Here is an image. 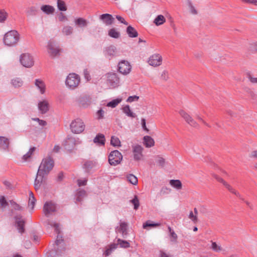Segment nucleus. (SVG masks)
Segmentation results:
<instances>
[{
  "label": "nucleus",
  "instance_id": "f257e3e1",
  "mask_svg": "<svg viewBox=\"0 0 257 257\" xmlns=\"http://www.w3.org/2000/svg\"><path fill=\"white\" fill-rule=\"evenodd\" d=\"M54 167V161L50 157H47L42 160L38 169L40 175H48Z\"/></svg>",
  "mask_w": 257,
  "mask_h": 257
},
{
  "label": "nucleus",
  "instance_id": "f03ea898",
  "mask_svg": "<svg viewBox=\"0 0 257 257\" xmlns=\"http://www.w3.org/2000/svg\"><path fill=\"white\" fill-rule=\"evenodd\" d=\"M19 39L20 36L18 32L15 30H12L5 35L4 43L8 46H13L17 44Z\"/></svg>",
  "mask_w": 257,
  "mask_h": 257
},
{
  "label": "nucleus",
  "instance_id": "7ed1b4c3",
  "mask_svg": "<svg viewBox=\"0 0 257 257\" xmlns=\"http://www.w3.org/2000/svg\"><path fill=\"white\" fill-rule=\"evenodd\" d=\"M85 126L84 122L79 118H77L72 120L70 124L72 132L75 134H80L83 132Z\"/></svg>",
  "mask_w": 257,
  "mask_h": 257
},
{
  "label": "nucleus",
  "instance_id": "20e7f679",
  "mask_svg": "<svg viewBox=\"0 0 257 257\" xmlns=\"http://www.w3.org/2000/svg\"><path fill=\"white\" fill-rule=\"evenodd\" d=\"M80 81V77L77 74L71 73L67 77L65 83L69 88L74 89L78 86Z\"/></svg>",
  "mask_w": 257,
  "mask_h": 257
},
{
  "label": "nucleus",
  "instance_id": "39448f33",
  "mask_svg": "<svg viewBox=\"0 0 257 257\" xmlns=\"http://www.w3.org/2000/svg\"><path fill=\"white\" fill-rule=\"evenodd\" d=\"M122 159V155L117 150H114L110 152L108 156V162L111 166H116L120 164Z\"/></svg>",
  "mask_w": 257,
  "mask_h": 257
},
{
  "label": "nucleus",
  "instance_id": "423d86ee",
  "mask_svg": "<svg viewBox=\"0 0 257 257\" xmlns=\"http://www.w3.org/2000/svg\"><path fill=\"white\" fill-rule=\"evenodd\" d=\"M106 81L108 84L113 88H116L119 85L120 78L115 73H108L106 75Z\"/></svg>",
  "mask_w": 257,
  "mask_h": 257
},
{
  "label": "nucleus",
  "instance_id": "0eeeda50",
  "mask_svg": "<svg viewBox=\"0 0 257 257\" xmlns=\"http://www.w3.org/2000/svg\"><path fill=\"white\" fill-rule=\"evenodd\" d=\"M117 70L120 74L127 75L132 70V66L127 61L122 60L118 64Z\"/></svg>",
  "mask_w": 257,
  "mask_h": 257
},
{
  "label": "nucleus",
  "instance_id": "6e6552de",
  "mask_svg": "<svg viewBox=\"0 0 257 257\" xmlns=\"http://www.w3.org/2000/svg\"><path fill=\"white\" fill-rule=\"evenodd\" d=\"M20 62L23 66L27 68L31 67L34 64L33 57L29 53H24L21 55Z\"/></svg>",
  "mask_w": 257,
  "mask_h": 257
},
{
  "label": "nucleus",
  "instance_id": "1a4fd4ad",
  "mask_svg": "<svg viewBox=\"0 0 257 257\" xmlns=\"http://www.w3.org/2000/svg\"><path fill=\"white\" fill-rule=\"evenodd\" d=\"M47 52L50 57L54 58L60 55L61 50L54 43L50 42L47 45Z\"/></svg>",
  "mask_w": 257,
  "mask_h": 257
},
{
  "label": "nucleus",
  "instance_id": "9d476101",
  "mask_svg": "<svg viewBox=\"0 0 257 257\" xmlns=\"http://www.w3.org/2000/svg\"><path fill=\"white\" fill-rule=\"evenodd\" d=\"M57 204L52 201H47L43 206V212L45 215L48 217L51 214L56 211Z\"/></svg>",
  "mask_w": 257,
  "mask_h": 257
},
{
  "label": "nucleus",
  "instance_id": "9b49d317",
  "mask_svg": "<svg viewBox=\"0 0 257 257\" xmlns=\"http://www.w3.org/2000/svg\"><path fill=\"white\" fill-rule=\"evenodd\" d=\"M163 61L162 56L159 54H154L150 56L148 59V64L153 67L159 66Z\"/></svg>",
  "mask_w": 257,
  "mask_h": 257
},
{
  "label": "nucleus",
  "instance_id": "f8f14e48",
  "mask_svg": "<svg viewBox=\"0 0 257 257\" xmlns=\"http://www.w3.org/2000/svg\"><path fill=\"white\" fill-rule=\"evenodd\" d=\"M132 150L134 160L136 161L141 160L143 157V151L144 148L143 147L139 145H133Z\"/></svg>",
  "mask_w": 257,
  "mask_h": 257
},
{
  "label": "nucleus",
  "instance_id": "ddd939ff",
  "mask_svg": "<svg viewBox=\"0 0 257 257\" xmlns=\"http://www.w3.org/2000/svg\"><path fill=\"white\" fill-rule=\"evenodd\" d=\"M48 224L51 227H54L55 228V230L56 232L58 234L55 243L57 245H59L63 241V240L62 239V237L60 235V224L56 222H53V221H50V220H49L48 221Z\"/></svg>",
  "mask_w": 257,
  "mask_h": 257
},
{
  "label": "nucleus",
  "instance_id": "4468645a",
  "mask_svg": "<svg viewBox=\"0 0 257 257\" xmlns=\"http://www.w3.org/2000/svg\"><path fill=\"white\" fill-rule=\"evenodd\" d=\"M35 86L41 94H44L46 91V85L44 81L41 78L35 79L34 81Z\"/></svg>",
  "mask_w": 257,
  "mask_h": 257
},
{
  "label": "nucleus",
  "instance_id": "2eb2a0df",
  "mask_svg": "<svg viewBox=\"0 0 257 257\" xmlns=\"http://www.w3.org/2000/svg\"><path fill=\"white\" fill-rule=\"evenodd\" d=\"M15 223L19 232L22 233L25 231L24 225L25 221L20 215H16L15 217Z\"/></svg>",
  "mask_w": 257,
  "mask_h": 257
},
{
  "label": "nucleus",
  "instance_id": "dca6fc26",
  "mask_svg": "<svg viewBox=\"0 0 257 257\" xmlns=\"http://www.w3.org/2000/svg\"><path fill=\"white\" fill-rule=\"evenodd\" d=\"M76 144L75 138L72 137H68L64 143L65 149L68 151H72Z\"/></svg>",
  "mask_w": 257,
  "mask_h": 257
},
{
  "label": "nucleus",
  "instance_id": "f3484780",
  "mask_svg": "<svg viewBox=\"0 0 257 257\" xmlns=\"http://www.w3.org/2000/svg\"><path fill=\"white\" fill-rule=\"evenodd\" d=\"M47 175H40V173L37 172V176L34 182L35 189L37 190L40 189L41 184L45 181Z\"/></svg>",
  "mask_w": 257,
  "mask_h": 257
},
{
  "label": "nucleus",
  "instance_id": "a211bd4d",
  "mask_svg": "<svg viewBox=\"0 0 257 257\" xmlns=\"http://www.w3.org/2000/svg\"><path fill=\"white\" fill-rule=\"evenodd\" d=\"M39 110L42 112H46L50 110V105L47 100H43L38 103Z\"/></svg>",
  "mask_w": 257,
  "mask_h": 257
},
{
  "label": "nucleus",
  "instance_id": "6ab92c4d",
  "mask_svg": "<svg viewBox=\"0 0 257 257\" xmlns=\"http://www.w3.org/2000/svg\"><path fill=\"white\" fill-rule=\"evenodd\" d=\"M105 142V136L102 134H98L93 139V143L98 146H104Z\"/></svg>",
  "mask_w": 257,
  "mask_h": 257
},
{
  "label": "nucleus",
  "instance_id": "aec40b11",
  "mask_svg": "<svg viewBox=\"0 0 257 257\" xmlns=\"http://www.w3.org/2000/svg\"><path fill=\"white\" fill-rule=\"evenodd\" d=\"M100 19L103 21L104 23L106 25H111L114 20V18L112 17V16L108 14H105L101 15L100 16Z\"/></svg>",
  "mask_w": 257,
  "mask_h": 257
},
{
  "label": "nucleus",
  "instance_id": "412c9836",
  "mask_svg": "<svg viewBox=\"0 0 257 257\" xmlns=\"http://www.w3.org/2000/svg\"><path fill=\"white\" fill-rule=\"evenodd\" d=\"M9 141L8 138L4 137H0V149L8 151L9 147Z\"/></svg>",
  "mask_w": 257,
  "mask_h": 257
},
{
  "label": "nucleus",
  "instance_id": "4be33fe9",
  "mask_svg": "<svg viewBox=\"0 0 257 257\" xmlns=\"http://www.w3.org/2000/svg\"><path fill=\"white\" fill-rule=\"evenodd\" d=\"M143 144L147 148H151L154 146L155 141L150 136H146L143 138Z\"/></svg>",
  "mask_w": 257,
  "mask_h": 257
},
{
  "label": "nucleus",
  "instance_id": "5701e85b",
  "mask_svg": "<svg viewBox=\"0 0 257 257\" xmlns=\"http://www.w3.org/2000/svg\"><path fill=\"white\" fill-rule=\"evenodd\" d=\"M127 225L125 222H120L119 227L116 228V231L122 233L123 237H125L127 234Z\"/></svg>",
  "mask_w": 257,
  "mask_h": 257
},
{
  "label": "nucleus",
  "instance_id": "b1692460",
  "mask_svg": "<svg viewBox=\"0 0 257 257\" xmlns=\"http://www.w3.org/2000/svg\"><path fill=\"white\" fill-rule=\"evenodd\" d=\"M86 196V192L84 190L79 189L78 190L76 195V201L75 202L77 203V202H81L83 199Z\"/></svg>",
  "mask_w": 257,
  "mask_h": 257
},
{
  "label": "nucleus",
  "instance_id": "393cba45",
  "mask_svg": "<svg viewBox=\"0 0 257 257\" xmlns=\"http://www.w3.org/2000/svg\"><path fill=\"white\" fill-rule=\"evenodd\" d=\"M182 117L191 126H196V122L189 113H182Z\"/></svg>",
  "mask_w": 257,
  "mask_h": 257
},
{
  "label": "nucleus",
  "instance_id": "a878e982",
  "mask_svg": "<svg viewBox=\"0 0 257 257\" xmlns=\"http://www.w3.org/2000/svg\"><path fill=\"white\" fill-rule=\"evenodd\" d=\"M41 10L47 15L53 14L55 11L54 7L50 5H43L41 7Z\"/></svg>",
  "mask_w": 257,
  "mask_h": 257
},
{
  "label": "nucleus",
  "instance_id": "bb28decb",
  "mask_svg": "<svg viewBox=\"0 0 257 257\" xmlns=\"http://www.w3.org/2000/svg\"><path fill=\"white\" fill-rule=\"evenodd\" d=\"M122 101V97H118L116 99H113L106 104V106L111 108H115Z\"/></svg>",
  "mask_w": 257,
  "mask_h": 257
},
{
  "label": "nucleus",
  "instance_id": "cd10ccee",
  "mask_svg": "<svg viewBox=\"0 0 257 257\" xmlns=\"http://www.w3.org/2000/svg\"><path fill=\"white\" fill-rule=\"evenodd\" d=\"M165 22L166 19L164 16L162 15H158L154 21V23L157 26L162 25Z\"/></svg>",
  "mask_w": 257,
  "mask_h": 257
},
{
  "label": "nucleus",
  "instance_id": "c85d7f7f",
  "mask_svg": "<svg viewBox=\"0 0 257 257\" xmlns=\"http://www.w3.org/2000/svg\"><path fill=\"white\" fill-rule=\"evenodd\" d=\"M74 22L76 25L82 27H85L87 26L88 24V22L87 20L82 18H78L76 19Z\"/></svg>",
  "mask_w": 257,
  "mask_h": 257
},
{
  "label": "nucleus",
  "instance_id": "c756f323",
  "mask_svg": "<svg viewBox=\"0 0 257 257\" xmlns=\"http://www.w3.org/2000/svg\"><path fill=\"white\" fill-rule=\"evenodd\" d=\"M168 229L170 232V241L173 243L177 242L178 236L177 234L173 230L171 227L168 226Z\"/></svg>",
  "mask_w": 257,
  "mask_h": 257
},
{
  "label": "nucleus",
  "instance_id": "7c9ffc66",
  "mask_svg": "<svg viewBox=\"0 0 257 257\" xmlns=\"http://www.w3.org/2000/svg\"><path fill=\"white\" fill-rule=\"evenodd\" d=\"M62 32L65 36H69L72 34L73 32V28L71 26L66 25L65 26L62 30Z\"/></svg>",
  "mask_w": 257,
  "mask_h": 257
},
{
  "label": "nucleus",
  "instance_id": "2f4dec72",
  "mask_svg": "<svg viewBox=\"0 0 257 257\" xmlns=\"http://www.w3.org/2000/svg\"><path fill=\"white\" fill-rule=\"evenodd\" d=\"M126 32L129 37L132 38L137 37L138 35L137 31L135 29V28H134L131 26H128L127 28Z\"/></svg>",
  "mask_w": 257,
  "mask_h": 257
},
{
  "label": "nucleus",
  "instance_id": "473e14b6",
  "mask_svg": "<svg viewBox=\"0 0 257 257\" xmlns=\"http://www.w3.org/2000/svg\"><path fill=\"white\" fill-rule=\"evenodd\" d=\"M170 185L176 188L177 189H181L182 188V183L179 180H171L170 181Z\"/></svg>",
  "mask_w": 257,
  "mask_h": 257
},
{
  "label": "nucleus",
  "instance_id": "72a5a7b5",
  "mask_svg": "<svg viewBox=\"0 0 257 257\" xmlns=\"http://www.w3.org/2000/svg\"><path fill=\"white\" fill-rule=\"evenodd\" d=\"M187 6L189 9V11L192 15H196L198 14V11L191 1H188Z\"/></svg>",
  "mask_w": 257,
  "mask_h": 257
},
{
  "label": "nucleus",
  "instance_id": "f704fd0d",
  "mask_svg": "<svg viewBox=\"0 0 257 257\" xmlns=\"http://www.w3.org/2000/svg\"><path fill=\"white\" fill-rule=\"evenodd\" d=\"M116 53V48L115 47L110 46L108 47L106 50V55L108 57H112L115 55Z\"/></svg>",
  "mask_w": 257,
  "mask_h": 257
},
{
  "label": "nucleus",
  "instance_id": "c9c22d12",
  "mask_svg": "<svg viewBox=\"0 0 257 257\" xmlns=\"http://www.w3.org/2000/svg\"><path fill=\"white\" fill-rule=\"evenodd\" d=\"M110 144L112 146L116 147L121 146V143L119 139L115 136H112L111 137Z\"/></svg>",
  "mask_w": 257,
  "mask_h": 257
},
{
  "label": "nucleus",
  "instance_id": "e433bc0d",
  "mask_svg": "<svg viewBox=\"0 0 257 257\" xmlns=\"http://www.w3.org/2000/svg\"><path fill=\"white\" fill-rule=\"evenodd\" d=\"M117 247V244L115 243L111 244L108 248L106 249L104 253V254L105 256H108L109 255L113 250H114L115 249H116Z\"/></svg>",
  "mask_w": 257,
  "mask_h": 257
},
{
  "label": "nucleus",
  "instance_id": "4c0bfd02",
  "mask_svg": "<svg viewBox=\"0 0 257 257\" xmlns=\"http://www.w3.org/2000/svg\"><path fill=\"white\" fill-rule=\"evenodd\" d=\"M12 84L15 87H20L23 85V81L21 78H16L12 80Z\"/></svg>",
  "mask_w": 257,
  "mask_h": 257
},
{
  "label": "nucleus",
  "instance_id": "58836bf2",
  "mask_svg": "<svg viewBox=\"0 0 257 257\" xmlns=\"http://www.w3.org/2000/svg\"><path fill=\"white\" fill-rule=\"evenodd\" d=\"M160 224L158 223H153L151 220H148L143 225L144 229H147L148 227H154L160 226Z\"/></svg>",
  "mask_w": 257,
  "mask_h": 257
},
{
  "label": "nucleus",
  "instance_id": "ea45409f",
  "mask_svg": "<svg viewBox=\"0 0 257 257\" xmlns=\"http://www.w3.org/2000/svg\"><path fill=\"white\" fill-rule=\"evenodd\" d=\"M127 180L133 185L138 184V178L133 174H129L127 176Z\"/></svg>",
  "mask_w": 257,
  "mask_h": 257
},
{
  "label": "nucleus",
  "instance_id": "a19ab883",
  "mask_svg": "<svg viewBox=\"0 0 257 257\" xmlns=\"http://www.w3.org/2000/svg\"><path fill=\"white\" fill-rule=\"evenodd\" d=\"M57 7L58 9L61 11H66L67 10L66 5L62 0L57 1Z\"/></svg>",
  "mask_w": 257,
  "mask_h": 257
},
{
  "label": "nucleus",
  "instance_id": "79ce46f5",
  "mask_svg": "<svg viewBox=\"0 0 257 257\" xmlns=\"http://www.w3.org/2000/svg\"><path fill=\"white\" fill-rule=\"evenodd\" d=\"M118 245H119L120 247L123 248H127L130 246V243L125 240H121L119 238L117 239V243H116Z\"/></svg>",
  "mask_w": 257,
  "mask_h": 257
},
{
  "label": "nucleus",
  "instance_id": "37998d69",
  "mask_svg": "<svg viewBox=\"0 0 257 257\" xmlns=\"http://www.w3.org/2000/svg\"><path fill=\"white\" fill-rule=\"evenodd\" d=\"M230 192L235 195L236 196L240 197V195L239 192L236 191L234 189H233L229 184L227 182L225 183L224 185Z\"/></svg>",
  "mask_w": 257,
  "mask_h": 257
},
{
  "label": "nucleus",
  "instance_id": "c03bdc74",
  "mask_svg": "<svg viewBox=\"0 0 257 257\" xmlns=\"http://www.w3.org/2000/svg\"><path fill=\"white\" fill-rule=\"evenodd\" d=\"M108 35L110 37L114 38H118L120 36L119 33L114 28L109 31Z\"/></svg>",
  "mask_w": 257,
  "mask_h": 257
},
{
  "label": "nucleus",
  "instance_id": "a18cd8bd",
  "mask_svg": "<svg viewBox=\"0 0 257 257\" xmlns=\"http://www.w3.org/2000/svg\"><path fill=\"white\" fill-rule=\"evenodd\" d=\"M36 202V199L34 197V195L33 193L30 191L29 193V205L32 206V208H34Z\"/></svg>",
  "mask_w": 257,
  "mask_h": 257
},
{
  "label": "nucleus",
  "instance_id": "49530a36",
  "mask_svg": "<svg viewBox=\"0 0 257 257\" xmlns=\"http://www.w3.org/2000/svg\"><path fill=\"white\" fill-rule=\"evenodd\" d=\"M249 50L253 53H257V41L250 43L248 46Z\"/></svg>",
  "mask_w": 257,
  "mask_h": 257
},
{
  "label": "nucleus",
  "instance_id": "de8ad7c7",
  "mask_svg": "<svg viewBox=\"0 0 257 257\" xmlns=\"http://www.w3.org/2000/svg\"><path fill=\"white\" fill-rule=\"evenodd\" d=\"M130 202L134 205V209L137 210L140 206L139 200L137 196H135L134 199L130 200Z\"/></svg>",
  "mask_w": 257,
  "mask_h": 257
},
{
  "label": "nucleus",
  "instance_id": "09e8293b",
  "mask_svg": "<svg viewBox=\"0 0 257 257\" xmlns=\"http://www.w3.org/2000/svg\"><path fill=\"white\" fill-rule=\"evenodd\" d=\"M211 248L216 252L222 250V248L221 247V246L218 245L215 242L212 241Z\"/></svg>",
  "mask_w": 257,
  "mask_h": 257
},
{
  "label": "nucleus",
  "instance_id": "8fccbe9b",
  "mask_svg": "<svg viewBox=\"0 0 257 257\" xmlns=\"http://www.w3.org/2000/svg\"><path fill=\"white\" fill-rule=\"evenodd\" d=\"M8 14L4 10L0 11V22L3 23L7 19Z\"/></svg>",
  "mask_w": 257,
  "mask_h": 257
},
{
  "label": "nucleus",
  "instance_id": "3c124183",
  "mask_svg": "<svg viewBox=\"0 0 257 257\" xmlns=\"http://www.w3.org/2000/svg\"><path fill=\"white\" fill-rule=\"evenodd\" d=\"M156 162L157 164L161 167H163L165 165V160L159 156L157 157Z\"/></svg>",
  "mask_w": 257,
  "mask_h": 257
},
{
  "label": "nucleus",
  "instance_id": "603ef678",
  "mask_svg": "<svg viewBox=\"0 0 257 257\" xmlns=\"http://www.w3.org/2000/svg\"><path fill=\"white\" fill-rule=\"evenodd\" d=\"M8 205V203L6 201L4 196L0 197V208H5Z\"/></svg>",
  "mask_w": 257,
  "mask_h": 257
},
{
  "label": "nucleus",
  "instance_id": "864d4df0",
  "mask_svg": "<svg viewBox=\"0 0 257 257\" xmlns=\"http://www.w3.org/2000/svg\"><path fill=\"white\" fill-rule=\"evenodd\" d=\"M36 148L35 147H33L31 148L29 151L25 155H24L23 157V159L26 161L28 158H30L31 156L33 154V152L35 150Z\"/></svg>",
  "mask_w": 257,
  "mask_h": 257
},
{
  "label": "nucleus",
  "instance_id": "5fc2aeb1",
  "mask_svg": "<svg viewBox=\"0 0 257 257\" xmlns=\"http://www.w3.org/2000/svg\"><path fill=\"white\" fill-rule=\"evenodd\" d=\"M247 78L252 83H257V77H255L250 73L247 74Z\"/></svg>",
  "mask_w": 257,
  "mask_h": 257
},
{
  "label": "nucleus",
  "instance_id": "6e6d98bb",
  "mask_svg": "<svg viewBox=\"0 0 257 257\" xmlns=\"http://www.w3.org/2000/svg\"><path fill=\"white\" fill-rule=\"evenodd\" d=\"M58 20L61 22H65L68 20L67 17L62 13H60L58 15Z\"/></svg>",
  "mask_w": 257,
  "mask_h": 257
},
{
  "label": "nucleus",
  "instance_id": "4d7b16f0",
  "mask_svg": "<svg viewBox=\"0 0 257 257\" xmlns=\"http://www.w3.org/2000/svg\"><path fill=\"white\" fill-rule=\"evenodd\" d=\"M188 217L194 223H196L198 221L197 216L194 214L192 211L190 212Z\"/></svg>",
  "mask_w": 257,
  "mask_h": 257
},
{
  "label": "nucleus",
  "instance_id": "13d9d810",
  "mask_svg": "<svg viewBox=\"0 0 257 257\" xmlns=\"http://www.w3.org/2000/svg\"><path fill=\"white\" fill-rule=\"evenodd\" d=\"M10 203L12 206L13 207L14 209L16 210H22V207L18 204L17 203L14 202V201H10Z\"/></svg>",
  "mask_w": 257,
  "mask_h": 257
},
{
  "label": "nucleus",
  "instance_id": "bf43d9fd",
  "mask_svg": "<svg viewBox=\"0 0 257 257\" xmlns=\"http://www.w3.org/2000/svg\"><path fill=\"white\" fill-rule=\"evenodd\" d=\"M139 99V97L137 95L131 96L128 97L126 101L128 102H132L134 101H137Z\"/></svg>",
  "mask_w": 257,
  "mask_h": 257
},
{
  "label": "nucleus",
  "instance_id": "052dcab7",
  "mask_svg": "<svg viewBox=\"0 0 257 257\" xmlns=\"http://www.w3.org/2000/svg\"><path fill=\"white\" fill-rule=\"evenodd\" d=\"M161 78L164 80H168L169 79L168 72L166 70L163 71L161 73Z\"/></svg>",
  "mask_w": 257,
  "mask_h": 257
},
{
  "label": "nucleus",
  "instance_id": "680f3d73",
  "mask_svg": "<svg viewBox=\"0 0 257 257\" xmlns=\"http://www.w3.org/2000/svg\"><path fill=\"white\" fill-rule=\"evenodd\" d=\"M92 166H93V164L91 162H87L84 165L85 169L87 171L90 170L92 168Z\"/></svg>",
  "mask_w": 257,
  "mask_h": 257
},
{
  "label": "nucleus",
  "instance_id": "e2e57ef3",
  "mask_svg": "<svg viewBox=\"0 0 257 257\" xmlns=\"http://www.w3.org/2000/svg\"><path fill=\"white\" fill-rule=\"evenodd\" d=\"M170 191H171L170 189H169L166 187H162V189H161L160 193L161 194H165L169 193V192H170Z\"/></svg>",
  "mask_w": 257,
  "mask_h": 257
},
{
  "label": "nucleus",
  "instance_id": "0e129e2a",
  "mask_svg": "<svg viewBox=\"0 0 257 257\" xmlns=\"http://www.w3.org/2000/svg\"><path fill=\"white\" fill-rule=\"evenodd\" d=\"M33 120L38 122L39 124L41 126H45L46 125V122L43 120L40 119L38 118H32Z\"/></svg>",
  "mask_w": 257,
  "mask_h": 257
},
{
  "label": "nucleus",
  "instance_id": "69168bd1",
  "mask_svg": "<svg viewBox=\"0 0 257 257\" xmlns=\"http://www.w3.org/2000/svg\"><path fill=\"white\" fill-rule=\"evenodd\" d=\"M87 181V180L86 179H83V180L78 179L77 180L78 185H79V186H85V185H86Z\"/></svg>",
  "mask_w": 257,
  "mask_h": 257
},
{
  "label": "nucleus",
  "instance_id": "338daca9",
  "mask_svg": "<svg viewBox=\"0 0 257 257\" xmlns=\"http://www.w3.org/2000/svg\"><path fill=\"white\" fill-rule=\"evenodd\" d=\"M116 18L121 23H122L125 25H127L128 23L124 20V18L121 17L120 16H116Z\"/></svg>",
  "mask_w": 257,
  "mask_h": 257
},
{
  "label": "nucleus",
  "instance_id": "774afa93",
  "mask_svg": "<svg viewBox=\"0 0 257 257\" xmlns=\"http://www.w3.org/2000/svg\"><path fill=\"white\" fill-rule=\"evenodd\" d=\"M249 157L251 158H257V150L251 151L249 154Z\"/></svg>",
  "mask_w": 257,
  "mask_h": 257
}]
</instances>
